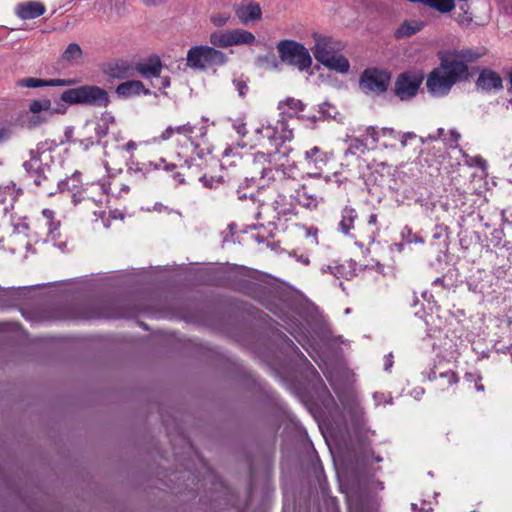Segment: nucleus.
<instances>
[{"label":"nucleus","instance_id":"1","mask_svg":"<svg viewBox=\"0 0 512 512\" xmlns=\"http://www.w3.org/2000/svg\"><path fill=\"white\" fill-rule=\"evenodd\" d=\"M460 137L461 135L456 130H450V160L456 161L455 163L450 162V186H454L458 193L457 198L453 200L454 209L462 214L466 213L472 221L480 220V214L470 211L472 207L467 204L466 189L470 187L471 178L474 175L471 169L478 167L485 171L487 161L481 156L470 157L465 153L463 148L458 145Z\"/></svg>","mask_w":512,"mask_h":512},{"label":"nucleus","instance_id":"2","mask_svg":"<svg viewBox=\"0 0 512 512\" xmlns=\"http://www.w3.org/2000/svg\"><path fill=\"white\" fill-rule=\"evenodd\" d=\"M170 266L150 268H130L121 271L96 273L65 279L52 283H42L18 288H104L122 285L143 283L149 276L156 272H170Z\"/></svg>","mask_w":512,"mask_h":512},{"label":"nucleus","instance_id":"3","mask_svg":"<svg viewBox=\"0 0 512 512\" xmlns=\"http://www.w3.org/2000/svg\"><path fill=\"white\" fill-rule=\"evenodd\" d=\"M199 277L207 282H234L251 288H281L284 283L258 270L230 263H207L198 269Z\"/></svg>","mask_w":512,"mask_h":512},{"label":"nucleus","instance_id":"4","mask_svg":"<svg viewBox=\"0 0 512 512\" xmlns=\"http://www.w3.org/2000/svg\"><path fill=\"white\" fill-rule=\"evenodd\" d=\"M221 166L228 171V176L243 178L248 187H258V180L273 177L270 161L264 153L241 156L227 148L223 152Z\"/></svg>","mask_w":512,"mask_h":512},{"label":"nucleus","instance_id":"5","mask_svg":"<svg viewBox=\"0 0 512 512\" xmlns=\"http://www.w3.org/2000/svg\"><path fill=\"white\" fill-rule=\"evenodd\" d=\"M487 54L485 47H470L450 50V88L471 77L469 64L476 63Z\"/></svg>","mask_w":512,"mask_h":512},{"label":"nucleus","instance_id":"6","mask_svg":"<svg viewBox=\"0 0 512 512\" xmlns=\"http://www.w3.org/2000/svg\"><path fill=\"white\" fill-rule=\"evenodd\" d=\"M480 221L486 229H492L489 241L494 247L512 251V239L509 237L512 222L506 218L504 210L486 211L480 216Z\"/></svg>","mask_w":512,"mask_h":512},{"label":"nucleus","instance_id":"7","mask_svg":"<svg viewBox=\"0 0 512 512\" xmlns=\"http://www.w3.org/2000/svg\"><path fill=\"white\" fill-rule=\"evenodd\" d=\"M61 100L70 105H87L97 108H106L110 104L109 93L96 85H82L65 90Z\"/></svg>","mask_w":512,"mask_h":512},{"label":"nucleus","instance_id":"8","mask_svg":"<svg viewBox=\"0 0 512 512\" xmlns=\"http://www.w3.org/2000/svg\"><path fill=\"white\" fill-rule=\"evenodd\" d=\"M187 66L193 70H206L213 66H220L227 62L224 52L214 47L201 45L191 47L186 56Z\"/></svg>","mask_w":512,"mask_h":512},{"label":"nucleus","instance_id":"9","mask_svg":"<svg viewBox=\"0 0 512 512\" xmlns=\"http://www.w3.org/2000/svg\"><path fill=\"white\" fill-rule=\"evenodd\" d=\"M277 50L283 62L297 67L300 71L311 67L312 58L304 45L293 40H281L277 44Z\"/></svg>","mask_w":512,"mask_h":512},{"label":"nucleus","instance_id":"10","mask_svg":"<svg viewBox=\"0 0 512 512\" xmlns=\"http://www.w3.org/2000/svg\"><path fill=\"white\" fill-rule=\"evenodd\" d=\"M48 158H51L48 154L31 150L30 159L23 163L24 169L36 186H42L50 180L51 168L47 162H44Z\"/></svg>","mask_w":512,"mask_h":512},{"label":"nucleus","instance_id":"11","mask_svg":"<svg viewBox=\"0 0 512 512\" xmlns=\"http://www.w3.org/2000/svg\"><path fill=\"white\" fill-rule=\"evenodd\" d=\"M390 81V74L384 70L366 69L360 76L359 86L366 94L384 93Z\"/></svg>","mask_w":512,"mask_h":512},{"label":"nucleus","instance_id":"12","mask_svg":"<svg viewBox=\"0 0 512 512\" xmlns=\"http://www.w3.org/2000/svg\"><path fill=\"white\" fill-rule=\"evenodd\" d=\"M270 210H273L274 214L268 219L269 223L282 219L288 221L297 214L294 203L281 194L277 195L271 204H262L258 215L268 214Z\"/></svg>","mask_w":512,"mask_h":512},{"label":"nucleus","instance_id":"13","mask_svg":"<svg viewBox=\"0 0 512 512\" xmlns=\"http://www.w3.org/2000/svg\"><path fill=\"white\" fill-rule=\"evenodd\" d=\"M424 73L422 71H410L402 73L398 76L395 83V93L401 100H409L413 98L422 81Z\"/></svg>","mask_w":512,"mask_h":512},{"label":"nucleus","instance_id":"14","mask_svg":"<svg viewBox=\"0 0 512 512\" xmlns=\"http://www.w3.org/2000/svg\"><path fill=\"white\" fill-rule=\"evenodd\" d=\"M441 64L428 75L426 86L434 95H443L448 89V57L447 53H440Z\"/></svg>","mask_w":512,"mask_h":512},{"label":"nucleus","instance_id":"15","mask_svg":"<svg viewBox=\"0 0 512 512\" xmlns=\"http://www.w3.org/2000/svg\"><path fill=\"white\" fill-rule=\"evenodd\" d=\"M315 44L312 48L315 59L322 63L327 62L332 55L339 53L344 49V44L332 37L319 34L313 35Z\"/></svg>","mask_w":512,"mask_h":512},{"label":"nucleus","instance_id":"16","mask_svg":"<svg viewBox=\"0 0 512 512\" xmlns=\"http://www.w3.org/2000/svg\"><path fill=\"white\" fill-rule=\"evenodd\" d=\"M476 86L478 89L486 92L501 90L503 88V80L496 71L485 68L480 71L476 80Z\"/></svg>","mask_w":512,"mask_h":512},{"label":"nucleus","instance_id":"17","mask_svg":"<svg viewBox=\"0 0 512 512\" xmlns=\"http://www.w3.org/2000/svg\"><path fill=\"white\" fill-rule=\"evenodd\" d=\"M234 11L239 21L244 25L259 21L262 18V10L258 3L236 5Z\"/></svg>","mask_w":512,"mask_h":512},{"label":"nucleus","instance_id":"18","mask_svg":"<svg viewBox=\"0 0 512 512\" xmlns=\"http://www.w3.org/2000/svg\"><path fill=\"white\" fill-rule=\"evenodd\" d=\"M107 75L113 79H128L136 75L135 66L128 61L119 60L108 66Z\"/></svg>","mask_w":512,"mask_h":512},{"label":"nucleus","instance_id":"19","mask_svg":"<svg viewBox=\"0 0 512 512\" xmlns=\"http://www.w3.org/2000/svg\"><path fill=\"white\" fill-rule=\"evenodd\" d=\"M162 68V63L158 57L149 58L147 61L140 62L135 66L136 73L151 80L160 78Z\"/></svg>","mask_w":512,"mask_h":512},{"label":"nucleus","instance_id":"20","mask_svg":"<svg viewBox=\"0 0 512 512\" xmlns=\"http://www.w3.org/2000/svg\"><path fill=\"white\" fill-rule=\"evenodd\" d=\"M41 221L47 228V238L56 241L60 237L61 222L56 218V214L51 209H43L41 212Z\"/></svg>","mask_w":512,"mask_h":512},{"label":"nucleus","instance_id":"21","mask_svg":"<svg viewBox=\"0 0 512 512\" xmlns=\"http://www.w3.org/2000/svg\"><path fill=\"white\" fill-rule=\"evenodd\" d=\"M46 11L41 2L29 1L16 6V15L24 20L34 19L43 15Z\"/></svg>","mask_w":512,"mask_h":512},{"label":"nucleus","instance_id":"22","mask_svg":"<svg viewBox=\"0 0 512 512\" xmlns=\"http://www.w3.org/2000/svg\"><path fill=\"white\" fill-rule=\"evenodd\" d=\"M141 93L149 94V90L145 89L143 83L139 80L126 81L116 87V94L121 98H128Z\"/></svg>","mask_w":512,"mask_h":512},{"label":"nucleus","instance_id":"23","mask_svg":"<svg viewBox=\"0 0 512 512\" xmlns=\"http://www.w3.org/2000/svg\"><path fill=\"white\" fill-rule=\"evenodd\" d=\"M329 155L319 147L314 146L305 152V161L309 168L321 170L327 164Z\"/></svg>","mask_w":512,"mask_h":512},{"label":"nucleus","instance_id":"24","mask_svg":"<svg viewBox=\"0 0 512 512\" xmlns=\"http://www.w3.org/2000/svg\"><path fill=\"white\" fill-rule=\"evenodd\" d=\"M454 11V19L462 28H469L473 22V14L467 3L459 6V11L456 10L454 0H450V13Z\"/></svg>","mask_w":512,"mask_h":512},{"label":"nucleus","instance_id":"25","mask_svg":"<svg viewBox=\"0 0 512 512\" xmlns=\"http://www.w3.org/2000/svg\"><path fill=\"white\" fill-rule=\"evenodd\" d=\"M357 212L350 206H345L341 211V219L338 224V230L345 236H349L351 230L355 227Z\"/></svg>","mask_w":512,"mask_h":512},{"label":"nucleus","instance_id":"26","mask_svg":"<svg viewBox=\"0 0 512 512\" xmlns=\"http://www.w3.org/2000/svg\"><path fill=\"white\" fill-rule=\"evenodd\" d=\"M322 65L341 74L348 73L350 69L348 59L340 54V52L332 55L329 59H327V62L322 63Z\"/></svg>","mask_w":512,"mask_h":512},{"label":"nucleus","instance_id":"27","mask_svg":"<svg viewBox=\"0 0 512 512\" xmlns=\"http://www.w3.org/2000/svg\"><path fill=\"white\" fill-rule=\"evenodd\" d=\"M209 41L214 47L228 48L234 46L232 30L215 31L210 34Z\"/></svg>","mask_w":512,"mask_h":512},{"label":"nucleus","instance_id":"28","mask_svg":"<svg viewBox=\"0 0 512 512\" xmlns=\"http://www.w3.org/2000/svg\"><path fill=\"white\" fill-rule=\"evenodd\" d=\"M28 112H30L31 114L49 117L53 114L52 102L48 98L32 100L29 104Z\"/></svg>","mask_w":512,"mask_h":512},{"label":"nucleus","instance_id":"29","mask_svg":"<svg viewBox=\"0 0 512 512\" xmlns=\"http://www.w3.org/2000/svg\"><path fill=\"white\" fill-rule=\"evenodd\" d=\"M82 55L83 51L80 45L73 42L68 44L64 52L61 54V60L69 64H76L79 63Z\"/></svg>","mask_w":512,"mask_h":512},{"label":"nucleus","instance_id":"30","mask_svg":"<svg viewBox=\"0 0 512 512\" xmlns=\"http://www.w3.org/2000/svg\"><path fill=\"white\" fill-rule=\"evenodd\" d=\"M424 27L421 21H405L395 32L397 38L409 37L421 31Z\"/></svg>","mask_w":512,"mask_h":512},{"label":"nucleus","instance_id":"31","mask_svg":"<svg viewBox=\"0 0 512 512\" xmlns=\"http://www.w3.org/2000/svg\"><path fill=\"white\" fill-rule=\"evenodd\" d=\"M20 121L22 127L29 130H33L41 126L42 124L46 123L48 121V117L40 116L37 114H31L27 111L21 116Z\"/></svg>","mask_w":512,"mask_h":512},{"label":"nucleus","instance_id":"32","mask_svg":"<svg viewBox=\"0 0 512 512\" xmlns=\"http://www.w3.org/2000/svg\"><path fill=\"white\" fill-rule=\"evenodd\" d=\"M304 108L305 104L301 100L295 98H287L279 103V109L289 115L297 114L298 112L303 111Z\"/></svg>","mask_w":512,"mask_h":512},{"label":"nucleus","instance_id":"33","mask_svg":"<svg viewBox=\"0 0 512 512\" xmlns=\"http://www.w3.org/2000/svg\"><path fill=\"white\" fill-rule=\"evenodd\" d=\"M232 35L234 46L251 45L256 41V38L253 33L241 28L232 30Z\"/></svg>","mask_w":512,"mask_h":512},{"label":"nucleus","instance_id":"34","mask_svg":"<svg viewBox=\"0 0 512 512\" xmlns=\"http://www.w3.org/2000/svg\"><path fill=\"white\" fill-rule=\"evenodd\" d=\"M296 199L303 207L315 208L318 204L317 197L307 192L306 186H302L301 189L296 191Z\"/></svg>","mask_w":512,"mask_h":512},{"label":"nucleus","instance_id":"35","mask_svg":"<svg viewBox=\"0 0 512 512\" xmlns=\"http://www.w3.org/2000/svg\"><path fill=\"white\" fill-rule=\"evenodd\" d=\"M176 134L183 136L186 138L187 141H189L192 145L197 146L198 143L195 141V138L192 137V135L196 132L197 128L196 126L192 125L191 123H186L180 126H176Z\"/></svg>","mask_w":512,"mask_h":512},{"label":"nucleus","instance_id":"36","mask_svg":"<svg viewBox=\"0 0 512 512\" xmlns=\"http://www.w3.org/2000/svg\"><path fill=\"white\" fill-rule=\"evenodd\" d=\"M16 85L18 87H25V88H41V87H47V80L40 79V78H34V77H27L19 79L16 82Z\"/></svg>","mask_w":512,"mask_h":512},{"label":"nucleus","instance_id":"37","mask_svg":"<svg viewBox=\"0 0 512 512\" xmlns=\"http://www.w3.org/2000/svg\"><path fill=\"white\" fill-rule=\"evenodd\" d=\"M459 244L463 250H469L472 246H477V241L474 235H468L466 229L459 232Z\"/></svg>","mask_w":512,"mask_h":512},{"label":"nucleus","instance_id":"38","mask_svg":"<svg viewBox=\"0 0 512 512\" xmlns=\"http://www.w3.org/2000/svg\"><path fill=\"white\" fill-rule=\"evenodd\" d=\"M230 19H231L230 12H217V13H213L210 16V22L215 27L225 26L229 22Z\"/></svg>","mask_w":512,"mask_h":512},{"label":"nucleus","instance_id":"39","mask_svg":"<svg viewBox=\"0 0 512 512\" xmlns=\"http://www.w3.org/2000/svg\"><path fill=\"white\" fill-rule=\"evenodd\" d=\"M367 150V144L359 139V138H352L350 139L349 141V147H348V152L351 153V154H356V153H360V154H364Z\"/></svg>","mask_w":512,"mask_h":512},{"label":"nucleus","instance_id":"40","mask_svg":"<svg viewBox=\"0 0 512 512\" xmlns=\"http://www.w3.org/2000/svg\"><path fill=\"white\" fill-rule=\"evenodd\" d=\"M8 198L12 200L16 198L15 184H9L6 186L0 185V204L5 203Z\"/></svg>","mask_w":512,"mask_h":512},{"label":"nucleus","instance_id":"41","mask_svg":"<svg viewBox=\"0 0 512 512\" xmlns=\"http://www.w3.org/2000/svg\"><path fill=\"white\" fill-rule=\"evenodd\" d=\"M76 83L73 79H50L47 80V87H55V86H71Z\"/></svg>","mask_w":512,"mask_h":512},{"label":"nucleus","instance_id":"42","mask_svg":"<svg viewBox=\"0 0 512 512\" xmlns=\"http://www.w3.org/2000/svg\"><path fill=\"white\" fill-rule=\"evenodd\" d=\"M318 233H319V230L318 228L316 227H306L305 228V235L307 238H310L311 239V243L314 245V246H317L319 241H318Z\"/></svg>","mask_w":512,"mask_h":512},{"label":"nucleus","instance_id":"43","mask_svg":"<svg viewBox=\"0 0 512 512\" xmlns=\"http://www.w3.org/2000/svg\"><path fill=\"white\" fill-rule=\"evenodd\" d=\"M233 85H234L235 89L237 90L239 96L243 97L246 95V93L248 91V85L244 80L234 79Z\"/></svg>","mask_w":512,"mask_h":512},{"label":"nucleus","instance_id":"44","mask_svg":"<svg viewBox=\"0 0 512 512\" xmlns=\"http://www.w3.org/2000/svg\"><path fill=\"white\" fill-rule=\"evenodd\" d=\"M291 258H294L297 262L301 263L304 266H308L310 264L309 256L306 254H299L297 251H292L289 253Z\"/></svg>","mask_w":512,"mask_h":512},{"label":"nucleus","instance_id":"45","mask_svg":"<svg viewBox=\"0 0 512 512\" xmlns=\"http://www.w3.org/2000/svg\"><path fill=\"white\" fill-rule=\"evenodd\" d=\"M260 133H263V137L269 140H277L278 138H282V136H277V133L271 126L263 127L261 130H258Z\"/></svg>","mask_w":512,"mask_h":512},{"label":"nucleus","instance_id":"46","mask_svg":"<svg viewBox=\"0 0 512 512\" xmlns=\"http://www.w3.org/2000/svg\"><path fill=\"white\" fill-rule=\"evenodd\" d=\"M366 131L367 136L372 139L373 143H376L377 141H379L380 137H382L381 129L378 130L374 127H368Z\"/></svg>","mask_w":512,"mask_h":512},{"label":"nucleus","instance_id":"47","mask_svg":"<svg viewBox=\"0 0 512 512\" xmlns=\"http://www.w3.org/2000/svg\"><path fill=\"white\" fill-rule=\"evenodd\" d=\"M431 8L446 13L448 12V0H434V5Z\"/></svg>","mask_w":512,"mask_h":512},{"label":"nucleus","instance_id":"48","mask_svg":"<svg viewBox=\"0 0 512 512\" xmlns=\"http://www.w3.org/2000/svg\"><path fill=\"white\" fill-rule=\"evenodd\" d=\"M108 129L109 127L107 124H105L104 122H100L95 128V133L97 137L101 139L107 135Z\"/></svg>","mask_w":512,"mask_h":512},{"label":"nucleus","instance_id":"49","mask_svg":"<svg viewBox=\"0 0 512 512\" xmlns=\"http://www.w3.org/2000/svg\"><path fill=\"white\" fill-rule=\"evenodd\" d=\"M176 134V128L169 126L167 127L159 136V138L163 141L171 139Z\"/></svg>","mask_w":512,"mask_h":512},{"label":"nucleus","instance_id":"50","mask_svg":"<svg viewBox=\"0 0 512 512\" xmlns=\"http://www.w3.org/2000/svg\"><path fill=\"white\" fill-rule=\"evenodd\" d=\"M157 83H153V86L158 89H165L170 86V80L168 77L155 78Z\"/></svg>","mask_w":512,"mask_h":512},{"label":"nucleus","instance_id":"51","mask_svg":"<svg viewBox=\"0 0 512 512\" xmlns=\"http://www.w3.org/2000/svg\"><path fill=\"white\" fill-rule=\"evenodd\" d=\"M233 129L241 137H244L247 134L246 124L244 122H236V123H234L233 124Z\"/></svg>","mask_w":512,"mask_h":512},{"label":"nucleus","instance_id":"52","mask_svg":"<svg viewBox=\"0 0 512 512\" xmlns=\"http://www.w3.org/2000/svg\"><path fill=\"white\" fill-rule=\"evenodd\" d=\"M153 211L158 212V213H167V214H170L173 212V210L171 208H169L168 206H166L162 203H155L153 206Z\"/></svg>","mask_w":512,"mask_h":512},{"label":"nucleus","instance_id":"53","mask_svg":"<svg viewBox=\"0 0 512 512\" xmlns=\"http://www.w3.org/2000/svg\"><path fill=\"white\" fill-rule=\"evenodd\" d=\"M416 138V134L413 132H406L401 136V146L404 148L407 146L409 140Z\"/></svg>","mask_w":512,"mask_h":512},{"label":"nucleus","instance_id":"54","mask_svg":"<svg viewBox=\"0 0 512 512\" xmlns=\"http://www.w3.org/2000/svg\"><path fill=\"white\" fill-rule=\"evenodd\" d=\"M374 400L376 402V405L381 404L382 402L385 404L391 403V398L387 399L384 394L382 393H375L374 394Z\"/></svg>","mask_w":512,"mask_h":512},{"label":"nucleus","instance_id":"55","mask_svg":"<svg viewBox=\"0 0 512 512\" xmlns=\"http://www.w3.org/2000/svg\"><path fill=\"white\" fill-rule=\"evenodd\" d=\"M330 270V273L336 277L337 279L340 278V276L343 274L344 267L342 265L334 266V267H328Z\"/></svg>","mask_w":512,"mask_h":512},{"label":"nucleus","instance_id":"56","mask_svg":"<svg viewBox=\"0 0 512 512\" xmlns=\"http://www.w3.org/2000/svg\"><path fill=\"white\" fill-rule=\"evenodd\" d=\"M101 122H104L105 124H107L109 126L110 123L115 122V118L111 113L105 112L101 116Z\"/></svg>","mask_w":512,"mask_h":512},{"label":"nucleus","instance_id":"57","mask_svg":"<svg viewBox=\"0 0 512 512\" xmlns=\"http://www.w3.org/2000/svg\"><path fill=\"white\" fill-rule=\"evenodd\" d=\"M381 134H382V137H386V136L393 137V138L396 137V132L393 128H382Z\"/></svg>","mask_w":512,"mask_h":512},{"label":"nucleus","instance_id":"58","mask_svg":"<svg viewBox=\"0 0 512 512\" xmlns=\"http://www.w3.org/2000/svg\"><path fill=\"white\" fill-rule=\"evenodd\" d=\"M11 135L10 129L2 127L0 129V140L4 141L7 140Z\"/></svg>","mask_w":512,"mask_h":512},{"label":"nucleus","instance_id":"59","mask_svg":"<svg viewBox=\"0 0 512 512\" xmlns=\"http://www.w3.org/2000/svg\"><path fill=\"white\" fill-rule=\"evenodd\" d=\"M237 194H238V198L241 199V200L246 199L248 197L252 198L253 195H254L252 192L249 193V194H247L245 192H242V185L239 186V189L237 190Z\"/></svg>","mask_w":512,"mask_h":512},{"label":"nucleus","instance_id":"60","mask_svg":"<svg viewBox=\"0 0 512 512\" xmlns=\"http://www.w3.org/2000/svg\"><path fill=\"white\" fill-rule=\"evenodd\" d=\"M419 510L421 512H429V511H431L432 510L431 503L427 502V501H422L421 502V507L419 508Z\"/></svg>","mask_w":512,"mask_h":512},{"label":"nucleus","instance_id":"61","mask_svg":"<svg viewBox=\"0 0 512 512\" xmlns=\"http://www.w3.org/2000/svg\"><path fill=\"white\" fill-rule=\"evenodd\" d=\"M432 373L434 375V378L437 377V375L439 377H444L446 375V371H442L437 365H435L432 369Z\"/></svg>","mask_w":512,"mask_h":512},{"label":"nucleus","instance_id":"62","mask_svg":"<svg viewBox=\"0 0 512 512\" xmlns=\"http://www.w3.org/2000/svg\"><path fill=\"white\" fill-rule=\"evenodd\" d=\"M443 133H444V129H443V128H439V129H437V131H436V133H435V134H430V135L428 136V138H429V139H431V140H437V139H440V138H441V136L443 135Z\"/></svg>","mask_w":512,"mask_h":512},{"label":"nucleus","instance_id":"63","mask_svg":"<svg viewBox=\"0 0 512 512\" xmlns=\"http://www.w3.org/2000/svg\"><path fill=\"white\" fill-rule=\"evenodd\" d=\"M507 90L509 93H512V68L510 69L508 73V87Z\"/></svg>","mask_w":512,"mask_h":512},{"label":"nucleus","instance_id":"64","mask_svg":"<svg viewBox=\"0 0 512 512\" xmlns=\"http://www.w3.org/2000/svg\"><path fill=\"white\" fill-rule=\"evenodd\" d=\"M201 181H203V183L206 187H213V182H214L213 178L207 179L206 176H204L201 178Z\"/></svg>","mask_w":512,"mask_h":512}]
</instances>
